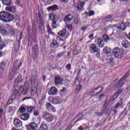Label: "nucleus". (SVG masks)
Listing matches in <instances>:
<instances>
[{"label":"nucleus","instance_id":"obj_19","mask_svg":"<svg viewBox=\"0 0 130 130\" xmlns=\"http://www.w3.org/2000/svg\"><path fill=\"white\" fill-rule=\"evenodd\" d=\"M58 35L60 36V37H68V33L67 32L66 29H62V30L58 32Z\"/></svg>","mask_w":130,"mask_h":130},{"label":"nucleus","instance_id":"obj_25","mask_svg":"<svg viewBox=\"0 0 130 130\" xmlns=\"http://www.w3.org/2000/svg\"><path fill=\"white\" fill-rule=\"evenodd\" d=\"M122 104H123V101L122 99H121L117 104H116L114 107L115 109H118L119 107H121L122 106Z\"/></svg>","mask_w":130,"mask_h":130},{"label":"nucleus","instance_id":"obj_35","mask_svg":"<svg viewBox=\"0 0 130 130\" xmlns=\"http://www.w3.org/2000/svg\"><path fill=\"white\" fill-rule=\"evenodd\" d=\"M85 13L86 15H88L89 17H91L93 15H95V12L92 10H90L88 12H85Z\"/></svg>","mask_w":130,"mask_h":130},{"label":"nucleus","instance_id":"obj_22","mask_svg":"<svg viewBox=\"0 0 130 130\" xmlns=\"http://www.w3.org/2000/svg\"><path fill=\"white\" fill-rule=\"evenodd\" d=\"M84 5H85L84 2H79L77 3V9L78 12H80L81 10L83 9V7H84Z\"/></svg>","mask_w":130,"mask_h":130},{"label":"nucleus","instance_id":"obj_9","mask_svg":"<svg viewBox=\"0 0 130 130\" xmlns=\"http://www.w3.org/2000/svg\"><path fill=\"white\" fill-rule=\"evenodd\" d=\"M43 117L46 121L47 122H51L53 120V116L52 115L47 113L46 112H44L43 114Z\"/></svg>","mask_w":130,"mask_h":130},{"label":"nucleus","instance_id":"obj_14","mask_svg":"<svg viewBox=\"0 0 130 130\" xmlns=\"http://www.w3.org/2000/svg\"><path fill=\"white\" fill-rule=\"evenodd\" d=\"M114 27L117 28V30H122V31H124L125 30V28H126V25L124 24V22H122L119 26L114 25Z\"/></svg>","mask_w":130,"mask_h":130},{"label":"nucleus","instance_id":"obj_41","mask_svg":"<svg viewBox=\"0 0 130 130\" xmlns=\"http://www.w3.org/2000/svg\"><path fill=\"white\" fill-rule=\"evenodd\" d=\"M74 23L76 24V25H78V23H80V19L78 18L74 19Z\"/></svg>","mask_w":130,"mask_h":130},{"label":"nucleus","instance_id":"obj_29","mask_svg":"<svg viewBox=\"0 0 130 130\" xmlns=\"http://www.w3.org/2000/svg\"><path fill=\"white\" fill-rule=\"evenodd\" d=\"M51 46L52 47H58L59 46V44L57 43V41H56V40H53L51 44Z\"/></svg>","mask_w":130,"mask_h":130},{"label":"nucleus","instance_id":"obj_44","mask_svg":"<svg viewBox=\"0 0 130 130\" xmlns=\"http://www.w3.org/2000/svg\"><path fill=\"white\" fill-rule=\"evenodd\" d=\"M82 117H83V114H79L78 115V119L77 120V121H80V120H82Z\"/></svg>","mask_w":130,"mask_h":130},{"label":"nucleus","instance_id":"obj_43","mask_svg":"<svg viewBox=\"0 0 130 130\" xmlns=\"http://www.w3.org/2000/svg\"><path fill=\"white\" fill-rule=\"evenodd\" d=\"M30 94L31 96H34V95L36 94V90H35V89L30 90Z\"/></svg>","mask_w":130,"mask_h":130},{"label":"nucleus","instance_id":"obj_40","mask_svg":"<svg viewBox=\"0 0 130 130\" xmlns=\"http://www.w3.org/2000/svg\"><path fill=\"white\" fill-rule=\"evenodd\" d=\"M40 29H41V31H44V24L43 23H41L39 26Z\"/></svg>","mask_w":130,"mask_h":130},{"label":"nucleus","instance_id":"obj_49","mask_svg":"<svg viewBox=\"0 0 130 130\" xmlns=\"http://www.w3.org/2000/svg\"><path fill=\"white\" fill-rule=\"evenodd\" d=\"M81 89H82V85H80L77 86V90L78 91V92H80L81 91Z\"/></svg>","mask_w":130,"mask_h":130},{"label":"nucleus","instance_id":"obj_58","mask_svg":"<svg viewBox=\"0 0 130 130\" xmlns=\"http://www.w3.org/2000/svg\"><path fill=\"white\" fill-rule=\"evenodd\" d=\"M96 57H100V54L99 53H97L96 54Z\"/></svg>","mask_w":130,"mask_h":130},{"label":"nucleus","instance_id":"obj_7","mask_svg":"<svg viewBox=\"0 0 130 130\" xmlns=\"http://www.w3.org/2000/svg\"><path fill=\"white\" fill-rule=\"evenodd\" d=\"M56 15L53 14H51L49 15V19L52 21V23L51 24V27L52 29H55L56 28Z\"/></svg>","mask_w":130,"mask_h":130},{"label":"nucleus","instance_id":"obj_11","mask_svg":"<svg viewBox=\"0 0 130 130\" xmlns=\"http://www.w3.org/2000/svg\"><path fill=\"white\" fill-rule=\"evenodd\" d=\"M103 91V87L102 86H99L96 88H95L93 91H92V95H99V94H100L101 92Z\"/></svg>","mask_w":130,"mask_h":130},{"label":"nucleus","instance_id":"obj_21","mask_svg":"<svg viewBox=\"0 0 130 130\" xmlns=\"http://www.w3.org/2000/svg\"><path fill=\"white\" fill-rule=\"evenodd\" d=\"M6 10L11 13H16V7L14 6L7 7L6 8Z\"/></svg>","mask_w":130,"mask_h":130},{"label":"nucleus","instance_id":"obj_37","mask_svg":"<svg viewBox=\"0 0 130 130\" xmlns=\"http://www.w3.org/2000/svg\"><path fill=\"white\" fill-rule=\"evenodd\" d=\"M103 51L105 53H110V49H108L107 47H105L104 48Z\"/></svg>","mask_w":130,"mask_h":130},{"label":"nucleus","instance_id":"obj_47","mask_svg":"<svg viewBox=\"0 0 130 130\" xmlns=\"http://www.w3.org/2000/svg\"><path fill=\"white\" fill-rule=\"evenodd\" d=\"M48 35H54V33L51 30H48Z\"/></svg>","mask_w":130,"mask_h":130},{"label":"nucleus","instance_id":"obj_15","mask_svg":"<svg viewBox=\"0 0 130 130\" xmlns=\"http://www.w3.org/2000/svg\"><path fill=\"white\" fill-rule=\"evenodd\" d=\"M9 32H10V29H8V28L2 26L0 27V33L2 34V35H7Z\"/></svg>","mask_w":130,"mask_h":130},{"label":"nucleus","instance_id":"obj_1","mask_svg":"<svg viewBox=\"0 0 130 130\" xmlns=\"http://www.w3.org/2000/svg\"><path fill=\"white\" fill-rule=\"evenodd\" d=\"M29 87H30V84H29V82L26 81L24 83V86H21L18 89V91L15 90L13 92V95L9 97L8 102L10 103H8V104L13 103V101L16 99V97L20 95V92L23 95L27 94V92H28V90H29Z\"/></svg>","mask_w":130,"mask_h":130},{"label":"nucleus","instance_id":"obj_54","mask_svg":"<svg viewBox=\"0 0 130 130\" xmlns=\"http://www.w3.org/2000/svg\"><path fill=\"white\" fill-rule=\"evenodd\" d=\"M4 47H5V44H3L0 45V49L4 48Z\"/></svg>","mask_w":130,"mask_h":130},{"label":"nucleus","instance_id":"obj_27","mask_svg":"<svg viewBox=\"0 0 130 130\" xmlns=\"http://www.w3.org/2000/svg\"><path fill=\"white\" fill-rule=\"evenodd\" d=\"M56 10H58V8L56 5H53V6L48 8V12H50V11H56Z\"/></svg>","mask_w":130,"mask_h":130},{"label":"nucleus","instance_id":"obj_52","mask_svg":"<svg viewBox=\"0 0 130 130\" xmlns=\"http://www.w3.org/2000/svg\"><path fill=\"white\" fill-rule=\"evenodd\" d=\"M73 54H74V55H76V54H77V53H78V51L74 50L73 52Z\"/></svg>","mask_w":130,"mask_h":130},{"label":"nucleus","instance_id":"obj_32","mask_svg":"<svg viewBox=\"0 0 130 130\" xmlns=\"http://www.w3.org/2000/svg\"><path fill=\"white\" fill-rule=\"evenodd\" d=\"M27 112H29V113H31L32 111H34L35 110V108L32 106H29L27 108Z\"/></svg>","mask_w":130,"mask_h":130},{"label":"nucleus","instance_id":"obj_20","mask_svg":"<svg viewBox=\"0 0 130 130\" xmlns=\"http://www.w3.org/2000/svg\"><path fill=\"white\" fill-rule=\"evenodd\" d=\"M74 19V16L72 14H69L65 17L64 21L65 22H71Z\"/></svg>","mask_w":130,"mask_h":130},{"label":"nucleus","instance_id":"obj_56","mask_svg":"<svg viewBox=\"0 0 130 130\" xmlns=\"http://www.w3.org/2000/svg\"><path fill=\"white\" fill-rule=\"evenodd\" d=\"M66 90H67V89H66V87H63L62 89L60 90V91L63 92V91H66Z\"/></svg>","mask_w":130,"mask_h":130},{"label":"nucleus","instance_id":"obj_8","mask_svg":"<svg viewBox=\"0 0 130 130\" xmlns=\"http://www.w3.org/2000/svg\"><path fill=\"white\" fill-rule=\"evenodd\" d=\"M62 82H63V78L60 76H57L55 78V85L56 87L59 88L60 86H62Z\"/></svg>","mask_w":130,"mask_h":130},{"label":"nucleus","instance_id":"obj_60","mask_svg":"<svg viewBox=\"0 0 130 130\" xmlns=\"http://www.w3.org/2000/svg\"><path fill=\"white\" fill-rule=\"evenodd\" d=\"M104 96H105V94H102L99 95V97L101 98V97H103Z\"/></svg>","mask_w":130,"mask_h":130},{"label":"nucleus","instance_id":"obj_6","mask_svg":"<svg viewBox=\"0 0 130 130\" xmlns=\"http://www.w3.org/2000/svg\"><path fill=\"white\" fill-rule=\"evenodd\" d=\"M109 40H110V39L107 35H104L102 38H99L98 39L99 47H103V46H104L105 42H108Z\"/></svg>","mask_w":130,"mask_h":130},{"label":"nucleus","instance_id":"obj_50","mask_svg":"<svg viewBox=\"0 0 130 130\" xmlns=\"http://www.w3.org/2000/svg\"><path fill=\"white\" fill-rule=\"evenodd\" d=\"M34 115H35L36 116H37L38 115V114H39V112L37 111H35L34 113Z\"/></svg>","mask_w":130,"mask_h":130},{"label":"nucleus","instance_id":"obj_17","mask_svg":"<svg viewBox=\"0 0 130 130\" xmlns=\"http://www.w3.org/2000/svg\"><path fill=\"white\" fill-rule=\"evenodd\" d=\"M57 93V89L55 87H52L50 91L48 92L49 95H56Z\"/></svg>","mask_w":130,"mask_h":130},{"label":"nucleus","instance_id":"obj_55","mask_svg":"<svg viewBox=\"0 0 130 130\" xmlns=\"http://www.w3.org/2000/svg\"><path fill=\"white\" fill-rule=\"evenodd\" d=\"M82 30H83V31H84V32H85V30H87V27H83L81 28Z\"/></svg>","mask_w":130,"mask_h":130},{"label":"nucleus","instance_id":"obj_30","mask_svg":"<svg viewBox=\"0 0 130 130\" xmlns=\"http://www.w3.org/2000/svg\"><path fill=\"white\" fill-rule=\"evenodd\" d=\"M48 126H47V125L45 124H41L40 127V130H48Z\"/></svg>","mask_w":130,"mask_h":130},{"label":"nucleus","instance_id":"obj_12","mask_svg":"<svg viewBox=\"0 0 130 130\" xmlns=\"http://www.w3.org/2000/svg\"><path fill=\"white\" fill-rule=\"evenodd\" d=\"M13 124L16 127H21V126H23V123L18 118L14 119Z\"/></svg>","mask_w":130,"mask_h":130},{"label":"nucleus","instance_id":"obj_4","mask_svg":"<svg viewBox=\"0 0 130 130\" xmlns=\"http://www.w3.org/2000/svg\"><path fill=\"white\" fill-rule=\"evenodd\" d=\"M22 62H20L19 65L18 66V61H16L14 63L13 67H12V70L13 71L9 73V76L8 77V80H9V81H12V80H13V78L14 77H15V75H16L15 72H18V71L20 70V68L22 67Z\"/></svg>","mask_w":130,"mask_h":130},{"label":"nucleus","instance_id":"obj_36","mask_svg":"<svg viewBox=\"0 0 130 130\" xmlns=\"http://www.w3.org/2000/svg\"><path fill=\"white\" fill-rule=\"evenodd\" d=\"M105 21H106V22H110V21H112V16L111 15L107 16L105 19Z\"/></svg>","mask_w":130,"mask_h":130},{"label":"nucleus","instance_id":"obj_16","mask_svg":"<svg viewBox=\"0 0 130 130\" xmlns=\"http://www.w3.org/2000/svg\"><path fill=\"white\" fill-rule=\"evenodd\" d=\"M121 45L125 48H129L130 47V43L126 40H123L121 42Z\"/></svg>","mask_w":130,"mask_h":130},{"label":"nucleus","instance_id":"obj_38","mask_svg":"<svg viewBox=\"0 0 130 130\" xmlns=\"http://www.w3.org/2000/svg\"><path fill=\"white\" fill-rule=\"evenodd\" d=\"M78 129H79V130H87L88 129V127L87 126L83 127L82 126H80L78 128Z\"/></svg>","mask_w":130,"mask_h":130},{"label":"nucleus","instance_id":"obj_34","mask_svg":"<svg viewBox=\"0 0 130 130\" xmlns=\"http://www.w3.org/2000/svg\"><path fill=\"white\" fill-rule=\"evenodd\" d=\"M5 67H7V63L4 61H2L0 63V69L3 71L4 70V69H5Z\"/></svg>","mask_w":130,"mask_h":130},{"label":"nucleus","instance_id":"obj_62","mask_svg":"<svg viewBox=\"0 0 130 130\" xmlns=\"http://www.w3.org/2000/svg\"><path fill=\"white\" fill-rule=\"evenodd\" d=\"M3 55H4V53H3V52L0 51V57H2V56H3Z\"/></svg>","mask_w":130,"mask_h":130},{"label":"nucleus","instance_id":"obj_39","mask_svg":"<svg viewBox=\"0 0 130 130\" xmlns=\"http://www.w3.org/2000/svg\"><path fill=\"white\" fill-rule=\"evenodd\" d=\"M5 110L3 108L0 109V117H2L4 114H5Z\"/></svg>","mask_w":130,"mask_h":130},{"label":"nucleus","instance_id":"obj_48","mask_svg":"<svg viewBox=\"0 0 130 130\" xmlns=\"http://www.w3.org/2000/svg\"><path fill=\"white\" fill-rule=\"evenodd\" d=\"M68 71H71V64H68L66 67Z\"/></svg>","mask_w":130,"mask_h":130},{"label":"nucleus","instance_id":"obj_31","mask_svg":"<svg viewBox=\"0 0 130 130\" xmlns=\"http://www.w3.org/2000/svg\"><path fill=\"white\" fill-rule=\"evenodd\" d=\"M46 109L47 110H53L54 108L51 106V104L48 103L46 105Z\"/></svg>","mask_w":130,"mask_h":130},{"label":"nucleus","instance_id":"obj_5","mask_svg":"<svg viewBox=\"0 0 130 130\" xmlns=\"http://www.w3.org/2000/svg\"><path fill=\"white\" fill-rule=\"evenodd\" d=\"M113 53L116 58H122L124 55V50L116 47L114 49Z\"/></svg>","mask_w":130,"mask_h":130},{"label":"nucleus","instance_id":"obj_23","mask_svg":"<svg viewBox=\"0 0 130 130\" xmlns=\"http://www.w3.org/2000/svg\"><path fill=\"white\" fill-rule=\"evenodd\" d=\"M22 82V75H19L15 81L14 84L16 86Z\"/></svg>","mask_w":130,"mask_h":130},{"label":"nucleus","instance_id":"obj_61","mask_svg":"<svg viewBox=\"0 0 130 130\" xmlns=\"http://www.w3.org/2000/svg\"><path fill=\"white\" fill-rule=\"evenodd\" d=\"M117 109H115L114 107V113H115V114H116V113H117V111H116Z\"/></svg>","mask_w":130,"mask_h":130},{"label":"nucleus","instance_id":"obj_13","mask_svg":"<svg viewBox=\"0 0 130 130\" xmlns=\"http://www.w3.org/2000/svg\"><path fill=\"white\" fill-rule=\"evenodd\" d=\"M31 84L32 86H34V88L38 86V80L37 79V76H32L31 77Z\"/></svg>","mask_w":130,"mask_h":130},{"label":"nucleus","instance_id":"obj_45","mask_svg":"<svg viewBox=\"0 0 130 130\" xmlns=\"http://www.w3.org/2000/svg\"><path fill=\"white\" fill-rule=\"evenodd\" d=\"M25 111H26V110L25 109V108L21 107L20 108V113H23V112H25Z\"/></svg>","mask_w":130,"mask_h":130},{"label":"nucleus","instance_id":"obj_53","mask_svg":"<svg viewBox=\"0 0 130 130\" xmlns=\"http://www.w3.org/2000/svg\"><path fill=\"white\" fill-rule=\"evenodd\" d=\"M41 16L40 15V14L38 15V17H37V20H41Z\"/></svg>","mask_w":130,"mask_h":130},{"label":"nucleus","instance_id":"obj_63","mask_svg":"<svg viewBox=\"0 0 130 130\" xmlns=\"http://www.w3.org/2000/svg\"><path fill=\"white\" fill-rule=\"evenodd\" d=\"M62 54H58L57 55V57H59V56H61Z\"/></svg>","mask_w":130,"mask_h":130},{"label":"nucleus","instance_id":"obj_57","mask_svg":"<svg viewBox=\"0 0 130 130\" xmlns=\"http://www.w3.org/2000/svg\"><path fill=\"white\" fill-rule=\"evenodd\" d=\"M89 37L90 38H93V37H94V34H92Z\"/></svg>","mask_w":130,"mask_h":130},{"label":"nucleus","instance_id":"obj_42","mask_svg":"<svg viewBox=\"0 0 130 130\" xmlns=\"http://www.w3.org/2000/svg\"><path fill=\"white\" fill-rule=\"evenodd\" d=\"M38 46L37 45L35 46L33 48V51H34L35 52H38Z\"/></svg>","mask_w":130,"mask_h":130},{"label":"nucleus","instance_id":"obj_28","mask_svg":"<svg viewBox=\"0 0 130 130\" xmlns=\"http://www.w3.org/2000/svg\"><path fill=\"white\" fill-rule=\"evenodd\" d=\"M110 106L108 105L107 103H105L103 107V111H106L109 110Z\"/></svg>","mask_w":130,"mask_h":130},{"label":"nucleus","instance_id":"obj_59","mask_svg":"<svg viewBox=\"0 0 130 130\" xmlns=\"http://www.w3.org/2000/svg\"><path fill=\"white\" fill-rule=\"evenodd\" d=\"M62 3H68V0H60Z\"/></svg>","mask_w":130,"mask_h":130},{"label":"nucleus","instance_id":"obj_26","mask_svg":"<svg viewBox=\"0 0 130 130\" xmlns=\"http://www.w3.org/2000/svg\"><path fill=\"white\" fill-rule=\"evenodd\" d=\"M90 48L93 52H98V47L95 44H92L90 45Z\"/></svg>","mask_w":130,"mask_h":130},{"label":"nucleus","instance_id":"obj_10","mask_svg":"<svg viewBox=\"0 0 130 130\" xmlns=\"http://www.w3.org/2000/svg\"><path fill=\"white\" fill-rule=\"evenodd\" d=\"M37 127H38V124L34 122L26 125L27 130H37Z\"/></svg>","mask_w":130,"mask_h":130},{"label":"nucleus","instance_id":"obj_24","mask_svg":"<svg viewBox=\"0 0 130 130\" xmlns=\"http://www.w3.org/2000/svg\"><path fill=\"white\" fill-rule=\"evenodd\" d=\"M30 117V115L28 113H25L22 114L20 116V118L22 119V120H28L29 119V117Z\"/></svg>","mask_w":130,"mask_h":130},{"label":"nucleus","instance_id":"obj_33","mask_svg":"<svg viewBox=\"0 0 130 130\" xmlns=\"http://www.w3.org/2000/svg\"><path fill=\"white\" fill-rule=\"evenodd\" d=\"M2 3L6 6H10L11 5V0H3Z\"/></svg>","mask_w":130,"mask_h":130},{"label":"nucleus","instance_id":"obj_3","mask_svg":"<svg viewBox=\"0 0 130 130\" xmlns=\"http://www.w3.org/2000/svg\"><path fill=\"white\" fill-rule=\"evenodd\" d=\"M13 16L9 12L3 11L0 12V20L4 22V23H9L11 21H13Z\"/></svg>","mask_w":130,"mask_h":130},{"label":"nucleus","instance_id":"obj_51","mask_svg":"<svg viewBox=\"0 0 130 130\" xmlns=\"http://www.w3.org/2000/svg\"><path fill=\"white\" fill-rule=\"evenodd\" d=\"M13 110H14V109H13V107H10L9 108V112H12L13 111Z\"/></svg>","mask_w":130,"mask_h":130},{"label":"nucleus","instance_id":"obj_18","mask_svg":"<svg viewBox=\"0 0 130 130\" xmlns=\"http://www.w3.org/2000/svg\"><path fill=\"white\" fill-rule=\"evenodd\" d=\"M72 28L73 26L72 25V24H70L66 26L64 29L66 30L67 33V36H70V33L72 32Z\"/></svg>","mask_w":130,"mask_h":130},{"label":"nucleus","instance_id":"obj_64","mask_svg":"<svg viewBox=\"0 0 130 130\" xmlns=\"http://www.w3.org/2000/svg\"><path fill=\"white\" fill-rule=\"evenodd\" d=\"M22 35H23V33L22 32L20 33V39H21L22 38Z\"/></svg>","mask_w":130,"mask_h":130},{"label":"nucleus","instance_id":"obj_46","mask_svg":"<svg viewBox=\"0 0 130 130\" xmlns=\"http://www.w3.org/2000/svg\"><path fill=\"white\" fill-rule=\"evenodd\" d=\"M118 95H119V91H117V92H116L115 93V94L114 95V98L115 99V98H117V97H118Z\"/></svg>","mask_w":130,"mask_h":130},{"label":"nucleus","instance_id":"obj_2","mask_svg":"<svg viewBox=\"0 0 130 130\" xmlns=\"http://www.w3.org/2000/svg\"><path fill=\"white\" fill-rule=\"evenodd\" d=\"M130 72H128L126 74L120 79L119 81H118V79H116L111 84V86H113L115 88V90H117V89H119V88H121L124 84H125L128 80V76H129Z\"/></svg>","mask_w":130,"mask_h":130}]
</instances>
